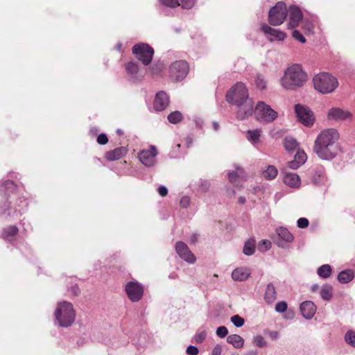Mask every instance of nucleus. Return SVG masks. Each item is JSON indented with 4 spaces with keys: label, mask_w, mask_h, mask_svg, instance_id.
<instances>
[{
    "label": "nucleus",
    "mask_w": 355,
    "mask_h": 355,
    "mask_svg": "<svg viewBox=\"0 0 355 355\" xmlns=\"http://www.w3.org/2000/svg\"><path fill=\"white\" fill-rule=\"evenodd\" d=\"M295 110L299 121L305 126H311L313 124L315 117L308 107L297 104L295 106Z\"/></svg>",
    "instance_id": "9b49d317"
},
{
    "label": "nucleus",
    "mask_w": 355,
    "mask_h": 355,
    "mask_svg": "<svg viewBox=\"0 0 355 355\" xmlns=\"http://www.w3.org/2000/svg\"><path fill=\"white\" fill-rule=\"evenodd\" d=\"M206 337H207V332H206V331L203 330V331L197 332L196 334V335L194 336L193 340L196 343L200 344L205 340Z\"/></svg>",
    "instance_id": "37998d69"
},
{
    "label": "nucleus",
    "mask_w": 355,
    "mask_h": 355,
    "mask_svg": "<svg viewBox=\"0 0 355 355\" xmlns=\"http://www.w3.org/2000/svg\"><path fill=\"white\" fill-rule=\"evenodd\" d=\"M222 353V347L220 345H216L211 352V355H220Z\"/></svg>",
    "instance_id": "052dcab7"
},
{
    "label": "nucleus",
    "mask_w": 355,
    "mask_h": 355,
    "mask_svg": "<svg viewBox=\"0 0 355 355\" xmlns=\"http://www.w3.org/2000/svg\"><path fill=\"white\" fill-rule=\"evenodd\" d=\"M319 288V286L317 285V284H314L311 286V290L313 291V292H315L318 290Z\"/></svg>",
    "instance_id": "774afa93"
},
{
    "label": "nucleus",
    "mask_w": 355,
    "mask_h": 355,
    "mask_svg": "<svg viewBox=\"0 0 355 355\" xmlns=\"http://www.w3.org/2000/svg\"><path fill=\"white\" fill-rule=\"evenodd\" d=\"M196 0H181V6L184 9H191L194 3Z\"/></svg>",
    "instance_id": "8fccbe9b"
},
{
    "label": "nucleus",
    "mask_w": 355,
    "mask_h": 355,
    "mask_svg": "<svg viewBox=\"0 0 355 355\" xmlns=\"http://www.w3.org/2000/svg\"><path fill=\"white\" fill-rule=\"evenodd\" d=\"M16 185L11 180L5 181L0 184V193L5 196L12 193L16 190Z\"/></svg>",
    "instance_id": "cd10ccee"
},
{
    "label": "nucleus",
    "mask_w": 355,
    "mask_h": 355,
    "mask_svg": "<svg viewBox=\"0 0 355 355\" xmlns=\"http://www.w3.org/2000/svg\"><path fill=\"white\" fill-rule=\"evenodd\" d=\"M228 334V329L225 326H221L217 328L216 335L220 338H224Z\"/></svg>",
    "instance_id": "de8ad7c7"
},
{
    "label": "nucleus",
    "mask_w": 355,
    "mask_h": 355,
    "mask_svg": "<svg viewBox=\"0 0 355 355\" xmlns=\"http://www.w3.org/2000/svg\"><path fill=\"white\" fill-rule=\"evenodd\" d=\"M175 251L179 257L189 263H194L196 261L195 255L189 247L182 241H178L175 244Z\"/></svg>",
    "instance_id": "4468645a"
},
{
    "label": "nucleus",
    "mask_w": 355,
    "mask_h": 355,
    "mask_svg": "<svg viewBox=\"0 0 355 355\" xmlns=\"http://www.w3.org/2000/svg\"><path fill=\"white\" fill-rule=\"evenodd\" d=\"M255 252V242L254 240L247 241L243 246V252L247 256L252 255Z\"/></svg>",
    "instance_id": "e433bc0d"
},
{
    "label": "nucleus",
    "mask_w": 355,
    "mask_h": 355,
    "mask_svg": "<svg viewBox=\"0 0 355 355\" xmlns=\"http://www.w3.org/2000/svg\"><path fill=\"white\" fill-rule=\"evenodd\" d=\"M157 151L155 146H150L149 150H142L138 153L139 161L146 167H152L156 164Z\"/></svg>",
    "instance_id": "f8f14e48"
},
{
    "label": "nucleus",
    "mask_w": 355,
    "mask_h": 355,
    "mask_svg": "<svg viewBox=\"0 0 355 355\" xmlns=\"http://www.w3.org/2000/svg\"><path fill=\"white\" fill-rule=\"evenodd\" d=\"M190 204V198L189 196H183L180 202V205L183 208H187Z\"/></svg>",
    "instance_id": "6e6d98bb"
},
{
    "label": "nucleus",
    "mask_w": 355,
    "mask_h": 355,
    "mask_svg": "<svg viewBox=\"0 0 355 355\" xmlns=\"http://www.w3.org/2000/svg\"><path fill=\"white\" fill-rule=\"evenodd\" d=\"M289 17L288 28L293 29L298 26L300 21L302 19V13L300 9L295 6H291L287 10Z\"/></svg>",
    "instance_id": "dca6fc26"
},
{
    "label": "nucleus",
    "mask_w": 355,
    "mask_h": 355,
    "mask_svg": "<svg viewBox=\"0 0 355 355\" xmlns=\"http://www.w3.org/2000/svg\"><path fill=\"white\" fill-rule=\"evenodd\" d=\"M160 3L167 7L175 8L180 6L178 0H159Z\"/></svg>",
    "instance_id": "a18cd8bd"
},
{
    "label": "nucleus",
    "mask_w": 355,
    "mask_h": 355,
    "mask_svg": "<svg viewBox=\"0 0 355 355\" xmlns=\"http://www.w3.org/2000/svg\"><path fill=\"white\" fill-rule=\"evenodd\" d=\"M268 335L273 340H276L279 337V333L276 331H268Z\"/></svg>",
    "instance_id": "680f3d73"
},
{
    "label": "nucleus",
    "mask_w": 355,
    "mask_h": 355,
    "mask_svg": "<svg viewBox=\"0 0 355 355\" xmlns=\"http://www.w3.org/2000/svg\"><path fill=\"white\" fill-rule=\"evenodd\" d=\"M250 270L248 268H237L232 272V277L234 281H245L250 275Z\"/></svg>",
    "instance_id": "5701e85b"
},
{
    "label": "nucleus",
    "mask_w": 355,
    "mask_h": 355,
    "mask_svg": "<svg viewBox=\"0 0 355 355\" xmlns=\"http://www.w3.org/2000/svg\"><path fill=\"white\" fill-rule=\"evenodd\" d=\"M338 139L339 133L336 129L324 130L316 137L313 150L321 159H332L340 150Z\"/></svg>",
    "instance_id": "f257e3e1"
},
{
    "label": "nucleus",
    "mask_w": 355,
    "mask_h": 355,
    "mask_svg": "<svg viewBox=\"0 0 355 355\" xmlns=\"http://www.w3.org/2000/svg\"><path fill=\"white\" fill-rule=\"evenodd\" d=\"M277 298V293L274 285L269 283L266 286L264 295L265 301L268 304H272Z\"/></svg>",
    "instance_id": "c85d7f7f"
},
{
    "label": "nucleus",
    "mask_w": 355,
    "mask_h": 355,
    "mask_svg": "<svg viewBox=\"0 0 355 355\" xmlns=\"http://www.w3.org/2000/svg\"><path fill=\"white\" fill-rule=\"evenodd\" d=\"M326 180L324 169L322 167H317L312 172L311 182L316 184L323 183Z\"/></svg>",
    "instance_id": "393cba45"
},
{
    "label": "nucleus",
    "mask_w": 355,
    "mask_h": 355,
    "mask_svg": "<svg viewBox=\"0 0 355 355\" xmlns=\"http://www.w3.org/2000/svg\"><path fill=\"white\" fill-rule=\"evenodd\" d=\"M352 116V114L349 111L338 107L331 108L328 112V118L336 121L350 119Z\"/></svg>",
    "instance_id": "a211bd4d"
},
{
    "label": "nucleus",
    "mask_w": 355,
    "mask_h": 355,
    "mask_svg": "<svg viewBox=\"0 0 355 355\" xmlns=\"http://www.w3.org/2000/svg\"><path fill=\"white\" fill-rule=\"evenodd\" d=\"M288 15L286 6L284 2L279 1L273 6L268 13V22L272 26L281 25Z\"/></svg>",
    "instance_id": "0eeeda50"
},
{
    "label": "nucleus",
    "mask_w": 355,
    "mask_h": 355,
    "mask_svg": "<svg viewBox=\"0 0 355 355\" xmlns=\"http://www.w3.org/2000/svg\"><path fill=\"white\" fill-rule=\"evenodd\" d=\"M284 183L291 187H297L300 185V178L293 173H288L284 178Z\"/></svg>",
    "instance_id": "a878e982"
},
{
    "label": "nucleus",
    "mask_w": 355,
    "mask_h": 355,
    "mask_svg": "<svg viewBox=\"0 0 355 355\" xmlns=\"http://www.w3.org/2000/svg\"><path fill=\"white\" fill-rule=\"evenodd\" d=\"M276 232L279 239L277 241V245L279 247H284V241L291 243L294 239L293 234L285 227H279L277 228Z\"/></svg>",
    "instance_id": "aec40b11"
},
{
    "label": "nucleus",
    "mask_w": 355,
    "mask_h": 355,
    "mask_svg": "<svg viewBox=\"0 0 355 355\" xmlns=\"http://www.w3.org/2000/svg\"><path fill=\"white\" fill-rule=\"evenodd\" d=\"M234 168L236 171H229L227 175L230 181L234 184H237V180H246L247 175L244 169L238 164H235Z\"/></svg>",
    "instance_id": "412c9836"
},
{
    "label": "nucleus",
    "mask_w": 355,
    "mask_h": 355,
    "mask_svg": "<svg viewBox=\"0 0 355 355\" xmlns=\"http://www.w3.org/2000/svg\"><path fill=\"white\" fill-rule=\"evenodd\" d=\"M125 69L128 74L134 76L139 71V66L133 62H130L125 64Z\"/></svg>",
    "instance_id": "a19ab883"
},
{
    "label": "nucleus",
    "mask_w": 355,
    "mask_h": 355,
    "mask_svg": "<svg viewBox=\"0 0 355 355\" xmlns=\"http://www.w3.org/2000/svg\"><path fill=\"white\" fill-rule=\"evenodd\" d=\"M271 246V243L268 240H262L261 243L259 246V250L266 251Z\"/></svg>",
    "instance_id": "603ef678"
},
{
    "label": "nucleus",
    "mask_w": 355,
    "mask_h": 355,
    "mask_svg": "<svg viewBox=\"0 0 355 355\" xmlns=\"http://www.w3.org/2000/svg\"><path fill=\"white\" fill-rule=\"evenodd\" d=\"M315 89L322 94L333 92L338 85L337 79L329 73L316 75L313 79Z\"/></svg>",
    "instance_id": "39448f33"
},
{
    "label": "nucleus",
    "mask_w": 355,
    "mask_h": 355,
    "mask_svg": "<svg viewBox=\"0 0 355 355\" xmlns=\"http://www.w3.org/2000/svg\"><path fill=\"white\" fill-rule=\"evenodd\" d=\"M169 104V98L164 92H159L154 99L153 106L156 111L160 112L167 107Z\"/></svg>",
    "instance_id": "f3484780"
},
{
    "label": "nucleus",
    "mask_w": 355,
    "mask_h": 355,
    "mask_svg": "<svg viewBox=\"0 0 355 355\" xmlns=\"http://www.w3.org/2000/svg\"><path fill=\"white\" fill-rule=\"evenodd\" d=\"M125 290L127 295L132 302H138L143 296L144 288L137 282H129L126 284Z\"/></svg>",
    "instance_id": "ddd939ff"
},
{
    "label": "nucleus",
    "mask_w": 355,
    "mask_h": 355,
    "mask_svg": "<svg viewBox=\"0 0 355 355\" xmlns=\"http://www.w3.org/2000/svg\"><path fill=\"white\" fill-rule=\"evenodd\" d=\"M345 340L348 345L355 347V331L353 330L347 331L345 335Z\"/></svg>",
    "instance_id": "ea45409f"
},
{
    "label": "nucleus",
    "mask_w": 355,
    "mask_h": 355,
    "mask_svg": "<svg viewBox=\"0 0 355 355\" xmlns=\"http://www.w3.org/2000/svg\"><path fill=\"white\" fill-rule=\"evenodd\" d=\"M226 101L238 107L236 117L244 120L254 112L253 101L249 98L248 90L242 82L234 84L226 94Z\"/></svg>",
    "instance_id": "f03ea898"
},
{
    "label": "nucleus",
    "mask_w": 355,
    "mask_h": 355,
    "mask_svg": "<svg viewBox=\"0 0 355 355\" xmlns=\"http://www.w3.org/2000/svg\"><path fill=\"white\" fill-rule=\"evenodd\" d=\"M306 158V155L303 150H298L295 155L294 159L288 162V167L291 169H297L305 163Z\"/></svg>",
    "instance_id": "4be33fe9"
},
{
    "label": "nucleus",
    "mask_w": 355,
    "mask_h": 355,
    "mask_svg": "<svg viewBox=\"0 0 355 355\" xmlns=\"http://www.w3.org/2000/svg\"><path fill=\"white\" fill-rule=\"evenodd\" d=\"M254 84L259 90H264L267 87V81L265 77L260 73H257L254 78Z\"/></svg>",
    "instance_id": "4c0bfd02"
},
{
    "label": "nucleus",
    "mask_w": 355,
    "mask_h": 355,
    "mask_svg": "<svg viewBox=\"0 0 355 355\" xmlns=\"http://www.w3.org/2000/svg\"><path fill=\"white\" fill-rule=\"evenodd\" d=\"M168 120L170 123L176 124L182 120V114L179 111H175L168 115Z\"/></svg>",
    "instance_id": "58836bf2"
},
{
    "label": "nucleus",
    "mask_w": 355,
    "mask_h": 355,
    "mask_svg": "<svg viewBox=\"0 0 355 355\" xmlns=\"http://www.w3.org/2000/svg\"><path fill=\"white\" fill-rule=\"evenodd\" d=\"M284 148L288 151H293L298 146V143L295 139L291 137H287L284 141Z\"/></svg>",
    "instance_id": "c9c22d12"
},
{
    "label": "nucleus",
    "mask_w": 355,
    "mask_h": 355,
    "mask_svg": "<svg viewBox=\"0 0 355 355\" xmlns=\"http://www.w3.org/2000/svg\"><path fill=\"white\" fill-rule=\"evenodd\" d=\"M293 37L296 40L300 42L301 43H305L306 39L302 35V34L297 30H295L293 32Z\"/></svg>",
    "instance_id": "09e8293b"
},
{
    "label": "nucleus",
    "mask_w": 355,
    "mask_h": 355,
    "mask_svg": "<svg viewBox=\"0 0 355 355\" xmlns=\"http://www.w3.org/2000/svg\"><path fill=\"white\" fill-rule=\"evenodd\" d=\"M189 69V65L186 61H175L170 67V76L173 80L180 81L187 76Z\"/></svg>",
    "instance_id": "1a4fd4ad"
},
{
    "label": "nucleus",
    "mask_w": 355,
    "mask_h": 355,
    "mask_svg": "<svg viewBox=\"0 0 355 355\" xmlns=\"http://www.w3.org/2000/svg\"><path fill=\"white\" fill-rule=\"evenodd\" d=\"M331 272V266L329 264H324L318 268L317 273L320 277L327 279L330 277Z\"/></svg>",
    "instance_id": "f704fd0d"
},
{
    "label": "nucleus",
    "mask_w": 355,
    "mask_h": 355,
    "mask_svg": "<svg viewBox=\"0 0 355 355\" xmlns=\"http://www.w3.org/2000/svg\"><path fill=\"white\" fill-rule=\"evenodd\" d=\"M198 240V235L197 234H193L191 237V242L193 243H195Z\"/></svg>",
    "instance_id": "0e129e2a"
},
{
    "label": "nucleus",
    "mask_w": 355,
    "mask_h": 355,
    "mask_svg": "<svg viewBox=\"0 0 355 355\" xmlns=\"http://www.w3.org/2000/svg\"><path fill=\"white\" fill-rule=\"evenodd\" d=\"M210 184L209 182L204 180L201 181L200 188L202 191H207L209 188Z\"/></svg>",
    "instance_id": "bf43d9fd"
},
{
    "label": "nucleus",
    "mask_w": 355,
    "mask_h": 355,
    "mask_svg": "<svg viewBox=\"0 0 355 355\" xmlns=\"http://www.w3.org/2000/svg\"><path fill=\"white\" fill-rule=\"evenodd\" d=\"M10 202H4L3 205H0V215L5 216L6 218H15L21 214V211H24L27 206V202L26 200H20V203L17 205L19 209L17 207H12L10 206Z\"/></svg>",
    "instance_id": "9d476101"
},
{
    "label": "nucleus",
    "mask_w": 355,
    "mask_h": 355,
    "mask_svg": "<svg viewBox=\"0 0 355 355\" xmlns=\"http://www.w3.org/2000/svg\"><path fill=\"white\" fill-rule=\"evenodd\" d=\"M245 355H257V352L256 350H251L248 352Z\"/></svg>",
    "instance_id": "338daca9"
},
{
    "label": "nucleus",
    "mask_w": 355,
    "mask_h": 355,
    "mask_svg": "<svg viewBox=\"0 0 355 355\" xmlns=\"http://www.w3.org/2000/svg\"><path fill=\"white\" fill-rule=\"evenodd\" d=\"M256 119L260 122L270 123L277 117V112L263 101H259L254 109Z\"/></svg>",
    "instance_id": "423d86ee"
},
{
    "label": "nucleus",
    "mask_w": 355,
    "mask_h": 355,
    "mask_svg": "<svg viewBox=\"0 0 355 355\" xmlns=\"http://www.w3.org/2000/svg\"><path fill=\"white\" fill-rule=\"evenodd\" d=\"M354 278V272L352 270H343L338 275V280L342 284H347Z\"/></svg>",
    "instance_id": "2f4dec72"
},
{
    "label": "nucleus",
    "mask_w": 355,
    "mask_h": 355,
    "mask_svg": "<svg viewBox=\"0 0 355 355\" xmlns=\"http://www.w3.org/2000/svg\"><path fill=\"white\" fill-rule=\"evenodd\" d=\"M162 70V65L160 64H154L151 68L152 73L153 74H158Z\"/></svg>",
    "instance_id": "4d7b16f0"
},
{
    "label": "nucleus",
    "mask_w": 355,
    "mask_h": 355,
    "mask_svg": "<svg viewBox=\"0 0 355 355\" xmlns=\"http://www.w3.org/2000/svg\"><path fill=\"white\" fill-rule=\"evenodd\" d=\"M128 152L125 147L121 146L105 153V158L109 161H115L123 157Z\"/></svg>",
    "instance_id": "b1692460"
},
{
    "label": "nucleus",
    "mask_w": 355,
    "mask_h": 355,
    "mask_svg": "<svg viewBox=\"0 0 355 355\" xmlns=\"http://www.w3.org/2000/svg\"><path fill=\"white\" fill-rule=\"evenodd\" d=\"M230 320L233 324L236 327H241L245 323L244 319L239 315H234L232 316Z\"/></svg>",
    "instance_id": "c03bdc74"
},
{
    "label": "nucleus",
    "mask_w": 355,
    "mask_h": 355,
    "mask_svg": "<svg viewBox=\"0 0 355 355\" xmlns=\"http://www.w3.org/2000/svg\"><path fill=\"white\" fill-rule=\"evenodd\" d=\"M186 353L188 355H197L199 353V350L197 347L189 345L186 349Z\"/></svg>",
    "instance_id": "864d4df0"
},
{
    "label": "nucleus",
    "mask_w": 355,
    "mask_h": 355,
    "mask_svg": "<svg viewBox=\"0 0 355 355\" xmlns=\"http://www.w3.org/2000/svg\"><path fill=\"white\" fill-rule=\"evenodd\" d=\"M307 80V74L299 64L288 67L281 78V85L287 90H295L302 87Z\"/></svg>",
    "instance_id": "7ed1b4c3"
},
{
    "label": "nucleus",
    "mask_w": 355,
    "mask_h": 355,
    "mask_svg": "<svg viewBox=\"0 0 355 355\" xmlns=\"http://www.w3.org/2000/svg\"><path fill=\"white\" fill-rule=\"evenodd\" d=\"M253 344L259 347H263L267 345V342L265 340L264 338L261 335H257L253 338L252 340Z\"/></svg>",
    "instance_id": "79ce46f5"
},
{
    "label": "nucleus",
    "mask_w": 355,
    "mask_h": 355,
    "mask_svg": "<svg viewBox=\"0 0 355 355\" xmlns=\"http://www.w3.org/2000/svg\"><path fill=\"white\" fill-rule=\"evenodd\" d=\"M108 138L105 134H100L97 137V142L101 145H105L107 143Z\"/></svg>",
    "instance_id": "5fc2aeb1"
},
{
    "label": "nucleus",
    "mask_w": 355,
    "mask_h": 355,
    "mask_svg": "<svg viewBox=\"0 0 355 355\" xmlns=\"http://www.w3.org/2000/svg\"><path fill=\"white\" fill-rule=\"evenodd\" d=\"M333 287L329 284H324L322 286L320 290L321 297L327 301H329L332 297Z\"/></svg>",
    "instance_id": "72a5a7b5"
},
{
    "label": "nucleus",
    "mask_w": 355,
    "mask_h": 355,
    "mask_svg": "<svg viewBox=\"0 0 355 355\" xmlns=\"http://www.w3.org/2000/svg\"><path fill=\"white\" fill-rule=\"evenodd\" d=\"M278 173L277 168L272 165H269L266 167V170L262 172V176L268 180L275 179Z\"/></svg>",
    "instance_id": "473e14b6"
},
{
    "label": "nucleus",
    "mask_w": 355,
    "mask_h": 355,
    "mask_svg": "<svg viewBox=\"0 0 355 355\" xmlns=\"http://www.w3.org/2000/svg\"><path fill=\"white\" fill-rule=\"evenodd\" d=\"M17 232L18 228L16 226H10L3 230L1 236L4 240L11 241Z\"/></svg>",
    "instance_id": "7c9ffc66"
},
{
    "label": "nucleus",
    "mask_w": 355,
    "mask_h": 355,
    "mask_svg": "<svg viewBox=\"0 0 355 355\" xmlns=\"http://www.w3.org/2000/svg\"><path fill=\"white\" fill-rule=\"evenodd\" d=\"M158 193L161 196H166L168 193V189L165 186H159L158 187Z\"/></svg>",
    "instance_id": "13d9d810"
},
{
    "label": "nucleus",
    "mask_w": 355,
    "mask_h": 355,
    "mask_svg": "<svg viewBox=\"0 0 355 355\" xmlns=\"http://www.w3.org/2000/svg\"><path fill=\"white\" fill-rule=\"evenodd\" d=\"M287 303L284 301L279 302L275 305V311L278 313H284L287 309Z\"/></svg>",
    "instance_id": "49530a36"
},
{
    "label": "nucleus",
    "mask_w": 355,
    "mask_h": 355,
    "mask_svg": "<svg viewBox=\"0 0 355 355\" xmlns=\"http://www.w3.org/2000/svg\"><path fill=\"white\" fill-rule=\"evenodd\" d=\"M72 291L75 295H78L80 293V289L76 286L72 288Z\"/></svg>",
    "instance_id": "e2e57ef3"
},
{
    "label": "nucleus",
    "mask_w": 355,
    "mask_h": 355,
    "mask_svg": "<svg viewBox=\"0 0 355 355\" xmlns=\"http://www.w3.org/2000/svg\"><path fill=\"white\" fill-rule=\"evenodd\" d=\"M300 311L303 317L307 320L311 319L316 311V306L311 301H305L300 304Z\"/></svg>",
    "instance_id": "6ab92c4d"
},
{
    "label": "nucleus",
    "mask_w": 355,
    "mask_h": 355,
    "mask_svg": "<svg viewBox=\"0 0 355 355\" xmlns=\"http://www.w3.org/2000/svg\"><path fill=\"white\" fill-rule=\"evenodd\" d=\"M227 342L235 348L240 349L243 347L244 339L238 334H232L227 336Z\"/></svg>",
    "instance_id": "c756f323"
},
{
    "label": "nucleus",
    "mask_w": 355,
    "mask_h": 355,
    "mask_svg": "<svg viewBox=\"0 0 355 355\" xmlns=\"http://www.w3.org/2000/svg\"><path fill=\"white\" fill-rule=\"evenodd\" d=\"M246 138L253 146H257L261 142V130L256 129L253 130H248L246 132Z\"/></svg>",
    "instance_id": "bb28decb"
},
{
    "label": "nucleus",
    "mask_w": 355,
    "mask_h": 355,
    "mask_svg": "<svg viewBox=\"0 0 355 355\" xmlns=\"http://www.w3.org/2000/svg\"><path fill=\"white\" fill-rule=\"evenodd\" d=\"M297 224L298 227L305 228L308 227L309 222L306 218H300L297 220Z\"/></svg>",
    "instance_id": "3c124183"
},
{
    "label": "nucleus",
    "mask_w": 355,
    "mask_h": 355,
    "mask_svg": "<svg viewBox=\"0 0 355 355\" xmlns=\"http://www.w3.org/2000/svg\"><path fill=\"white\" fill-rule=\"evenodd\" d=\"M54 315L55 322L64 328L70 327L76 318V312L72 304L66 301L58 303Z\"/></svg>",
    "instance_id": "20e7f679"
},
{
    "label": "nucleus",
    "mask_w": 355,
    "mask_h": 355,
    "mask_svg": "<svg viewBox=\"0 0 355 355\" xmlns=\"http://www.w3.org/2000/svg\"><path fill=\"white\" fill-rule=\"evenodd\" d=\"M132 53L144 65H148L154 54L153 49L146 43H139L133 46Z\"/></svg>",
    "instance_id": "6e6552de"
},
{
    "label": "nucleus",
    "mask_w": 355,
    "mask_h": 355,
    "mask_svg": "<svg viewBox=\"0 0 355 355\" xmlns=\"http://www.w3.org/2000/svg\"><path fill=\"white\" fill-rule=\"evenodd\" d=\"M212 126H213V128H214V130H218V128H219V125H218V123L217 122H215V121H214V122L212 123Z\"/></svg>",
    "instance_id": "69168bd1"
},
{
    "label": "nucleus",
    "mask_w": 355,
    "mask_h": 355,
    "mask_svg": "<svg viewBox=\"0 0 355 355\" xmlns=\"http://www.w3.org/2000/svg\"><path fill=\"white\" fill-rule=\"evenodd\" d=\"M261 30L264 33V34L270 41H282L286 37V34L285 33L278 29L271 28L266 24H263L261 25Z\"/></svg>",
    "instance_id": "2eb2a0df"
}]
</instances>
